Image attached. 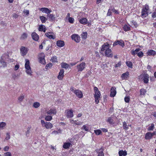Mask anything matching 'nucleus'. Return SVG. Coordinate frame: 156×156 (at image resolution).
<instances>
[{"label": "nucleus", "mask_w": 156, "mask_h": 156, "mask_svg": "<svg viewBox=\"0 0 156 156\" xmlns=\"http://www.w3.org/2000/svg\"><path fill=\"white\" fill-rule=\"evenodd\" d=\"M101 52L105 53V56L108 57H112L113 54L111 49L109 48V44L107 43L104 44L101 47Z\"/></svg>", "instance_id": "obj_1"}, {"label": "nucleus", "mask_w": 156, "mask_h": 156, "mask_svg": "<svg viewBox=\"0 0 156 156\" xmlns=\"http://www.w3.org/2000/svg\"><path fill=\"white\" fill-rule=\"evenodd\" d=\"M9 55L8 52L4 53L0 58V64L2 65L1 67H5L6 66V62H12V59H9Z\"/></svg>", "instance_id": "obj_2"}, {"label": "nucleus", "mask_w": 156, "mask_h": 156, "mask_svg": "<svg viewBox=\"0 0 156 156\" xmlns=\"http://www.w3.org/2000/svg\"><path fill=\"white\" fill-rule=\"evenodd\" d=\"M26 63L25 65V68L26 69L25 72L26 73L30 76L32 75L33 72L30 66V62L28 59H25Z\"/></svg>", "instance_id": "obj_3"}, {"label": "nucleus", "mask_w": 156, "mask_h": 156, "mask_svg": "<svg viewBox=\"0 0 156 156\" xmlns=\"http://www.w3.org/2000/svg\"><path fill=\"white\" fill-rule=\"evenodd\" d=\"M149 10V6L146 5L142 9L141 17L143 18H145L148 15Z\"/></svg>", "instance_id": "obj_4"}, {"label": "nucleus", "mask_w": 156, "mask_h": 156, "mask_svg": "<svg viewBox=\"0 0 156 156\" xmlns=\"http://www.w3.org/2000/svg\"><path fill=\"white\" fill-rule=\"evenodd\" d=\"M70 90L73 92L79 98H81L83 97V94L81 90H76L75 88L73 87H70Z\"/></svg>", "instance_id": "obj_5"}, {"label": "nucleus", "mask_w": 156, "mask_h": 156, "mask_svg": "<svg viewBox=\"0 0 156 156\" xmlns=\"http://www.w3.org/2000/svg\"><path fill=\"white\" fill-rule=\"evenodd\" d=\"M41 123L42 126L45 127L47 129H51L53 127L52 125L50 122H45L44 120H41Z\"/></svg>", "instance_id": "obj_6"}, {"label": "nucleus", "mask_w": 156, "mask_h": 156, "mask_svg": "<svg viewBox=\"0 0 156 156\" xmlns=\"http://www.w3.org/2000/svg\"><path fill=\"white\" fill-rule=\"evenodd\" d=\"M86 64L85 62H82L80 64L77 65L78 72L82 71L86 67Z\"/></svg>", "instance_id": "obj_7"}, {"label": "nucleus", "mask_w": 156, "mask_h": 156, "mask_svg": "<svg viewBox=\"0 0 156 156\" xmlns=\"http://www.w3.org/2000/svg\"><path fill=\"white\" fill-rule=\"evenodd\" d=\"M28 50V48L27 47L24 46L21 47L20 49L21 55L23 56L25 55L27 53Z\"/></svg>", "instance_id": "obj_8"}, {"label": "nucleus", "mask_w": 156, "mask_h": 156, "mask_svg": "<svg viewBox=\"0 0 156 156\" xmlns=\"http://www.w3.org/2000/svg\"><path fill=\"white\" fill-rule=\"evenodd\" d=\"M149 76L148 74H141L139 76V78H143L144 77L143 80L144 83H148Z\"/></svg>", "instance_id": "obj_9"}, {"label": "nucleus", "mask_w": 156, "mask_h": 156, "mask_svg": "<svg viewBox=\"0 0 156 156\" xmlns=\"http://www.w3.org/2000/svg\"><path fill=\"white\" fill-rule=\"evenodd\" d=\"M65 115L68 118H72L73 116V112L72 109L67 110L65 111Z\"/></svg>", "instance_id": "obj_10"}, {"label": "nucleus", "mask_w": 156, "mask_h": 156, "mask_svg": "<svg viewBox=\"0 0 156 156\" xmlns=\"http://www.w3.org/2000/svg\"><path fill=\"white\" fill-rule=\"evenodd\" d=\"M39 59L40 62L42 64H44L46 62H45L44 57L45 55L44 53H41L39 55Z\"/></svg>", "instance_id": "obj_11"}, {"label": "nucleus", "mask_w": 156, "mask_h": 156, "mask_svg": "<svg viewBox=\"0 0 156 156\" xmlns=\"http://www.w3.org/2000/svg\"><path fill=\"white\" fill-rule=\"evenodd\" d=\"M72 39L76 42H79L80 40V36L77 34H73L71 35Z\"/></svg>", "instance_id": "obj_12"}, {"label": "nucleus", "mask_w": 156, "mask_h": 156, "mask_svg": "<svg viewBox=\"0 0 156 156\" xmlns=\"http://www.w3.org/2000/svg\"><path fill=\"white\" fill-rule=\"evenodd\" d=\"M104 150V148L101 147L99 149H97L95 151L97 153H98V156H104V154L103 153Z\"/></svg>", "instance_id": "obj_13"}, {"label": "nucleus", "mask_w": 156, "mask_h": 156, "mask_svg": "<svg viewBox=\"0 0 156 156\" xmlns=\"http://www.w3.org/2000/svg\"><path fill=\"white\" fill-rule=\"evenodd\" d=\"M40 10L45 13L48 14L52 12L51 10L47 8L43 7L39 9Z\"/></svg>", "instance_id": "obj_14"}, {"label": "nucleus", "mask_w": 156, "mask_h": 156, "mask_svg": "<svg viewBox=\"0 0 156 156\" xmlns=\"http://www.w3.org/2000/svg\"><path fill=\"white\" fill-rule=\"evenodd\" d=\"M119 44L122 47L124 46V43L123 41L120 40L119 41L117 40L113 44V46H115Z\"/></svg>", "instance_id": "obj_15"}, {"label": "nucleus", "mask_w": 156, "mask_h": 156, "mask_svg": "<svg viewBox=\"0 0 156 156\" xmlns=\"http://www.w3.org/2000/svg\"><path fill=\"white\" fill-rule=\"evenodd\" d=\"M64 70L62 69L60 70L59 75L58 76V78L60 80H62L64 76Z\"/></svg>", "instance_id": "obj_16"}, {"label": "nucleus", "mask_w": 156, "mask_h": 156, "mask_svg": "<svg viewBox=\"0 0 156 156\" xmlns=\"http://www.w3.org/2000/svg\"><path fill=\"white\" fill-rule=\"evenodd\" d=\"M94 90L95 94H94V97H100L101 95L100 91L98 90V88L96 87H94Z\"/></svg>", "instance_id": "obj_17"}, {"label": "nucleus", "mask_w": 156, "mask_h": 156, "mask_svg": "<svg viewBox=\"0 0 156 156\" xmlns=\"http://www.w3.org/2000/svg\"><path fill=\"white\" fill-rule=\"evenodd\" d=\"M116 89L115 87H112L110 90V95L111 97H113L115 95L116 93Z\"/></svg>", "instance_id": "obj_18"}, {"label": "nucleus", "mask_w": 156, "mask_h": 156, "mask_svg": "<svg viewBox=\"0 0 156 156\" xmlns=\"http://www.w3.org/2000/svg\"><path fill=\"white\" fill-rule=\"evenodd\" d=\"M46 113H47V115H54L56 113V111L55 108H51L47 111Z\"/></svg>", "instance_id": "obj_19"}, {"label": "nucleus", "mask_w": 156, "mask_h": 156, "mask_svg": "<svg viewBox=\"0 0 156 156\" xmlns=\"http://www.w3.org/2000/svg\"><path fill=\"white\" fill-rule=\"evenodd\" d=\"M53 34V33L52 32H48L46 33L45 35L49 39H54L55 38V37Z\"/></svg>", "instance_id": "obj_20"}, {"label": "nucleus", "mask_w": 156, "mask_h": 156, "mask_svg": "<svg viewBox=\"0 0 156 156\" xmlns=\"http://www.w3.org/2000/svg\"><path fill=\"white\" fill-rule=\"evenodd\" d=\"M31 36L33 40L35 41H37L39 38V36L35 32H33L31 34Z\"/></svg>", "instance_id": "obj_21"}, {"label": "nucleus", "mask_w": 156, "mask_h": 156, "mask_svg": "<svg viewBox=\"0 0 156 156\" xmlns=\"http://www.w3.org/2000/svg\"><path fill=\"white\" fill-rule=\"evenodd\" d=\"M114 118L113 117H108L107 120V122L109 124H113L115 123V121H114Z\"/></svg>", "instance_id": "obj_22"}, {"label": "nucleus", "mask_w": 156, "mask_h": 156, "mask_svg": "<svg viewBox=\"0 0 156 156\" xmlns=\"http://www.w3.org/2000/svg\"><path fill=\"white\" fill-rule=\"evenodd\" d=\"M123 29L125 31H127L130 30L131 27L129 25L125 24L124 25Z\"/></svg>", "instance_id": "obj_23"}, {"label": "nucleus", "mask_w": 156, "mask_h": 156, "mask_svg": "<svg viewBox=\"0 0 156 156\" xmlns=\"http://www.w3.org/2000/svg\"><path fill=\"white\" fill-rule=\"evenodd\" d=\"M48 18L49 20L51 21H54L55 20V17L54 15L53 14H48L47 15Z\"/></svg>", "instance_id": "obj_24"}, {"label": "nucleus", "mask_w": 156, "mask_h": 156, "mask_svg": "<svg viewBox=\"0 0 156 156\" xmlns=\"http://www.w3.org/2000/svg\"><path fill=\"white\" fill-rule=\"evenodd\" d=\"M79 22L81 24L85 25L87 23V20L86 18H83L79 20Z\"/></svg>", "instance_id": "obj_25"}, {"label": "nucleus", "mask_w": 156, "mask_h": 156, "mask_svg": "<svg viewBox=\"0 0 156 156\" xmlns=\"http://www.w3.org/2000/svg\"><path fill=\"white\" fill-rule=\"evenodd\" d=\"M57 45L60 47H62L64 45V42L61 40L58 41L57 42Z\"/></svg>", "instance_id": "obj_26"}, {"label": "nucleus", "mask_w": 156, "mask_h": 156, "mask_svg": "<svg viewBox=\"0 0 156 156\" xmlns=\"http://www.w3.org/2000/svg\"><path fill=\"white\" fill-rule=\"evenodd\" d=\"M6 126V123L4 122H0V130L4 129Z\"/></svg>", "instance_id": "obj_27"}, {"label": "nucleus", "mask_w": 156, "mask_h": 156, "mask_svg": "<svg viewBox=\"0 0 156 156\" xmlns=\"http://www.w3.org/2000/svg\"><path fill=\"white\" fill-rule=\"evenodd\" d=\"M152 136V133L148 132L146 133L145 136V138L146 140H149L151 139Z\"/></svg>", "instance_id": "obj_28"}, {"label": "nucleus", "mask_w": 156, "mask_h": 156, "mask_svg": "<svg viewBox=\"0 0 156 156\" xmlns=\"http://www.w3.org/2000/svg\"><path fill=\"white\" fill-rule=\"evenodd\" d=\"M46 30L45 26L43 25H40L38 28V30L39 31H43L45 32Z\"/></svg>", "instance_id": "obj_29"}, {"label": "nucleus", "mask_w": 156, "mask_h": 156, "mask_svg": "<svg viewBox=\"0 0 156 156\" xmlns=\"http://www.w3.org/2000/svg\"><path fill=\"white\" fill-rule=\"evenodd\" d=\"M129 75V73L128 72L122 74L121 76V77L122 79H125L127 78Z\"/></svg>", "instance_id": "obj_30"}, {"label": "nucleus", "mask_w": 156, "mask_h": 156, "mask_svg": "<svg viewBox=\"0 0 156 156\" xmlns=\"http://www.w3.org/2000/svg\"><path fill=\"white\" fill-rule=\"evenodd\" d=\"M148 55H156V52L153 50H149L147 53Z\"/></svg>", "instance_id": "obj_31"}, {"label": "nucleus", "mask_w": 156, "mask_h": 156, "mask_svg": "<svg viewBox=\"0 0 156 156\" xmlns=\"http://www.w3.org/2000/svg\"><path fill=\"white\" fill-rule=\"evenodd\" d=\"M61 66L62 68H64L66 69H68L69 67V64L65 62L62 63Z\"/></svg>", "instance_id": "obj_32"}, {"label": "nucleus", "mask_w": 156, "mask_h": 156, "mask_svg": "<svg viewBox=\"0 0 156 156\" xmlns=\"http://www.w3.org/2000/svg\"><path fill=\"white\" fill-rule=\"evenodd\" d=\"M71 145V143L69 142L65 143L63 146V147L65 149L68 148Z\"/></svg>", "instance_id": "obj_33"}, {"label": "nucleus", "mask_w": 156, "mask_h": 156, "mask_svg": "<svg viewBox=\"0 0 156 156\" xmlns=\"http://www.w3.org/2000/svg\"><path fill=\"white\" fill-rule=\"evenodd\" d=\"M39 18L42 23H45L47 20V19L43 16H40Z\"/></svg>", "instance_id": "obj_34"}, {"label": "nucleus", "mask_w": 156, "mask_h": 156, "mask_svg": "<svg viewBox=\"0 0 156 156\" xmlns=\"http://www.w3.org/2000/svg\"><path fill=\"white\" fill-rule=\"evenodd\" d=\"M87 33L86 32H83L81 34V37L84 39H86L87 37Z\"/></svg>", "instance_id": "obj_35"}, {"label": "nucleus", "mask_w": 156, "mask_h": 156, "mask_svg": "<svg viewBox=\"0 0 156 156\" xmlns=\"http://www.w3.org/2000/svg\"><path fill=\"white\" fill-rule=\"evenodd\" d=\"M31 128L30 127H28L27 129V130L25 133L26 136L27 137L29 136Z\"/></svg>", "instance_id": "obj_36"}, {"label": "nucleus", "mask_w": 156, "mask_h": 156, "mask_svg": "<svg viewBox=\"0 0 156 156\" xmlns=\"http://www.w3.org/2000/svg\"><path fill=\"white\" fill-rule=\"evenodd\" d=\"M119 154L120 155H126L127 154V152L125 151H120L119 152Z\"/></svg>", "instance_id": "obj_37"}, {"label": "nucleus", "mask_w": 156, "mask_h": 156, "mask_svg": "<svg viewBox=\"0 0 156 156\" xmlns=\"http://www.w3.org/2000/svg\"><path fill=\"white\" fill-rule=\"evenodd\" d=\"M40 104L39 102H35L34 103L33 105V107L35 108H37L40 106Z\"/></svg>", "instance_id": "obj_38"}, {"label": "nucleus", "mask_w": 156, "mask_h": 156, "mask_svg": "<svg viewBox=\"0 0 156 156\" xmlns=\"http://www.w3.org/2000/svg\"><path fill=\"white\" fill-rule=\"evenodd\" d=\"M126 64L127 66L130 68H132L133 64L131 62L127 61L126 62Z\"/></svg>", "instance_id": "obj_39"}, {"label": "nucleus", "mask_w": 156, "mask_h": 156, "mask_svg": "<svg viewBox=\"0 0 156 156\" xmlns=\"http://www.w3.org/2000/svg\"><path fill=\"white\" fill-rule=\"evenodd\" d=\"M123 128L127 130L129 128L128 126L125 122H123Z\"/></svg>", "instance_id": "obj_40"}, {"label": "nucleus", "mask_w": 156, "mask_h": 156, "mask_svg": "<svg viewBox=\"0 0 156 156\" xmlns=\"http://www.w3.org/2000/svg\"><path fill=\"white\" fill-rule=\"evenodd\" d=\"M27 37V34L26 33H24L21 35L20 39L22 40L25 39Z\"/></svg>", "instance_id": "obj_41"}, {"label": "nucleus", "mask_w": 156, "mask_h": 156, "mask_svg": "<svg viewBox=\"0 0 156 156\" xmlns=\"http://www.w3.org/2000/svg\"><path fill=\"white\" fill-rule=\"evenodd\" d=\"M94 132L95 134L97 135H100L101 133V130L100 129L94 130Z\"/></svg>", "instance_id": "obj_42"}, {"label": "nucleus", "mask_w": 156, "mask_h": 156, "mask_svg": "<svg viewBox=\"0 0 156 156\" xmlns=\"http://www.w3.org/2000/svg\"><path fill=\"white\" fill-rule=\"evenodd\" d=\"M146 92V91L145 89H141L140 91V95H144Z\"/></svg>", "instance_id": "obj_43"}, {"label": "nucleus", "mask_w": 156, "mask_h": 156, "mask_svg": "<svg viewBox=\"0 0 156 156\" xmlns=\"http://www.w3.org/2000/svg\"><path fill=\"white\" fill-rule=\"evenodd\" d=\"M95 98V102L96 104H98L99 102V101L100 97H94Z\"/></svg>", "instance_id": "obj_44"}, {"label": "nucleus", "mask_w": 156, "mask_h": 156, "mask_svg": "<svg viewBox=\"0 0 156 156\" xmlns=\"http://www.w3.org/2000/svg\"><path fill=\"white\" fill-rule=\"evenodd\" d=\"M20 76V75L18 74H13L12 75V78L14 80H15L17 78H18Z\"/></svg>", "instance_id": "obj_45"}, {"label": "nucleus", "mask_w": 156, "mask_h": 156, "mask_svg": "<svg viewBox=\"0 0 156 156\" xmlns=\"http://www.w3.org/2000/svg\"><path fill=\"white\" fill-rule=\"evenodd\" d=\"M57 58L56 56H53L51 58V61L53 62H57Z\"/></svg>", "instance_id": "obj_46"}, {"label": "nucleus", "mask_w": 156, "mask_h": 156, "mask_svg": "<svg viewBox=\"0 0 156 156\" xmlns=\"http://www.w3.org/2000/svg\"><path fill=\"white\" fill-rule=\"evenodd\" d=\"M154 125L152 123L151 124V126H149L148 128V129L149 131L153 130L154 129Z\"/></svg>", "instance_id": "obj_47"}, {"label": "nucleus", "mask_w": 156, "mask_h": 156, "mask_svg": "<svg viewBox=\"0 0 156 156\" xmlns=\"http://www.w3.org/2000/svg\"><path fill=\"white\" fill-rule=\"evenodd\" d=\"M52 119V117L50 115H48L46 116L45 119L47 121H51Z\"/></svg>", "instance_id": "obj_48"}, {"label": "nucleus", "mask_w": 156, "mask_h": 156, "mask_svg": "<svg viewBox=\"0 0 156 156\" xmlns=\"http://www.w3.org/2000/svg\"><path fill=\"white\" fill-rule=\"evenodd\" d=\"M82 129L87 131H88L89 129L88 127L86 125H83L82 127Z\"/></svg>", "instance_id": "obj_49"}, {"label": "nucleus", "mask_w": 156, "mask_h": 156, "mask_svg": "<svg viewBox=\"0 0 156 156\" xmlns=\"http://www.w3.org/2000/svg\"><path fill=\"white\" fill-rule=\"evenodd\" d=\"M82 123V122H77L76 120H75L73 126H75L76 125H81Z\"/></svg>", "instance_id": "obj_50"}, {"label": "nucleus", "mask_w": 156, "mask_h": 156, "mask_svg": "<svg viewBox=\"0 0 156 156\" xmlns=\"http://www.w3.org/2000/svg\"><path fill=\"white\" fill-rule=\"evenodd\" d=\"M12 154L10 152H7L5 153L4 154V156H12Z\"/></svg>", "instance_id": "obj_51"}, {"label": "nucleus", "mask_w": 156, "mask_h": 156, "mask_svg": "<svg viewBox=\"0 0 156 156\" xmlns=\"http://www.w3.org/2000/svg\"><path fill=\"white\" fill-rule=\"evenodd\" d=\"M24 98V96L22 94V95L19 96V97L18 98V100L20 102H21L23 100Z\"/></svg>", "instance_id": "obj_52"}, {"label": "nucleus", "mask_w": 156, "mask_h": 156, "mask_svg": "<svg viewBox=\"0 0 156 156\" xmlns=\"http://www.w3.org/2000/svg\"><path fill=\"white\" fill-rule=\"evenodd\" d=\"M9 146H5L3 148V150L5 152H8V151L9 150Z\"/></svg>", "instance_id": "obj_53"}, {"label": "nucleus", "mask_w": 156, "mask_h": 156, "mask_svg": "<svg viewBox=\"0 0 156 156\" xmlns=\"http://www.w3.org/2000/svg\"><path fill=\"white\" fill-rule=\"evenodd\" d=\"M69 22L71 23H73L74 22V19L72 17H69L68 18Z\"/></svg>", "instance_id": "obj_54"}, {"label": "nucleus", "mask_w": 156, "mask_h": 156, "mask_svg": "<svg viewBox=\"0 0 156 156\" xmlns=\"http://www.w3.org/2000/svg\"><path fill=\"white\" fill-rule=\"evenodd\" d=\"M137 55L140 58L143 56L144 54L142 51H140L138 52Z\"/></svg>", "instance_id": "obj_55"}, {"label": "nucleus", "mask_w": 156, "mask_h": 156, "mask_svg": "<svg viewBox=\"0 0 156 156\" xmlns=\"http://www.w3.org/2000/svg\"><path fill=\"white\" fill-rule=\"evenodd\" d=\"M125 101L126 103H128L129 102L130 98L129 97L127 96L126 97L124 98Z\"/></svg>", "instance_id": "obj_56"}, {"label": "nucleus", "mask_w": 156, "mask_h": 156, "mask_svg": "<svg viewBox=\"0 0 156 156\" xmlns=\"http://www.w3.org/2000/svg\"><path fill=\"white\" fill-rule=\"evenodd\" d=\"M131 54L133 56H135L136 54H137L138 52L136 51L135 50H132L131 51Z\"/></svg>", "instance_id": "obj_57"}, {"label": "nucleus", "mask_w": 156, "mask_h": 156, "mask_svg": "<svg viewBox=\"0 0 156 156\" xmlns=\"http://www.w3.org/2000/svg\"><path fill=\"white\" fill-rule=\"evenodd\" d=\"M10 138V136L9 133H7L6 135V136L5 137V140H8Z\"/></svg>", "instance_id": "obj_58"}, {"label": "nucleus", "mask_w": 156, "mask_h": 156, "mask_svg": "<svg viewBox=\"0 0 156 156\" xmlns=\"http://www.w3.org/2000/svg\"><path fill=\"white\" fill-rule=\"evenodd\" d=\"M132 23H133V25L136 28L137 27L138 25L136 21H133L132 22Z\"/></svg>", "instance_id": "obj_59"}, {"label": "nucleus", "mask_w": 156, "mask_h": 156, "mask_svg": "<svg viewBox=\"0 0 156 156\" xmlns=\"http://www.w3.org/2000/svg\"><path fill=\"white\" fill-rule=\"evenodd\" d=\"M61 131L60 130V129H59L58 130V131H54L53 132H52V134H57L58 133V132H59V133H61Z\"/></svg>", "instance_id": "obj_60"}, {"label": "nucleus", "mask_w": 156, "mask_h": 156, "mask_svg": "<svg viewBox=\"0 0 156 156\" xmlns=\"http://www.w3.org/2000/svg\"><path fill=\"white\" fill-rule=\"evenodd\" d=\"M20 66L19 65H16L15 66L14 70L16 71L19 68Z\"/></svg>", "instance_id": "obj_61"}, {"label": "nucleus", "mask_w": 156, "mask_h": 156, "mask_svg": "<svg viewBox=\"0 0 156 156\" xmlns=\"http://www.w3.org/2000/svg\"><path fill=\"white\" fill-rule=\"evenodd\" d=\"M121 62H119L117 64H116L115 66V67H118L120 66L121 65Z\"/></svg>", "instance_id": "obj_62"}, {"label": "nucleus", "mask_w": 156, "mask_h": 156, "mask_svg": "<svg viewBox=\"0 0 156 156\" xmlns=\"http://www.w3.org/2000/svg\"><path fill=\"white\" fill-rule=\"evenodd\" d=\"M23 12L26 14V15H28L29 14V11L28 10H24Z\"/></svg>", "instance_id": "obj_63"}, {"label": "nucleus", "mask_w": 156, "mask_h": 156, "mask_svg": "<svg viewBox=\"0 0 156 156\" xmlns=\"http://www.w3.org/2000/svg\"><path fill=\"white\" fill-rule=\"evenodd\" d=\"M152 16L153 18L156 17V12H154L153 13L152 15Z\"/></svg>", "instance_id": "obj_64"}]
</instances>
